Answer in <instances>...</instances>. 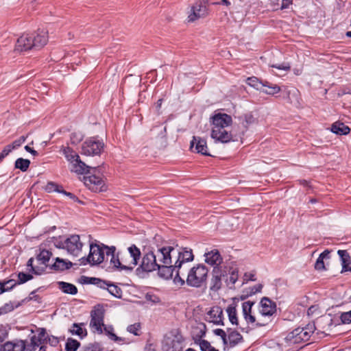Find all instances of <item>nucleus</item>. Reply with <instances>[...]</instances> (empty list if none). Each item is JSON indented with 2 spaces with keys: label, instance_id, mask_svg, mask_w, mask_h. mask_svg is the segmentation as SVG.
Here are the masks:
<instances>
[{
  "label": "nucleus",
  "instance_id": "obj_43",
  "mask_svg": "<svg viewBox=\"0 0 351 351\" xmlns=\"http://www.w3.org/2000/svg\"><path fill=\"white\" fill-rule=\"evenodd\" d=\"M199 345L202 351H219L217 349L213 347L210 342L206 340H200Z\"/></svg>",
  "mask_w": 351,
  "mask_h": 351
},
{
  "label": "nucleus",
  "instance_id": "obj_14",
  "mask_svg": "<svg viewBox=\"0 0 351 351\" xmlns=\"http://www.w3.org/2000/svg\"><path fill=\"white\" fill-rule=\"evenodd\" d=\"M84 184L92 191L97 193L106 191V186L103 179L95 174L84 177Z\"/></svg>",
  "mask_w": 351,
  "mask_h": 351
},
{
  "label": "nucleus",
  "instance_id": "obj_38",
  "mask_svg": "<svg viewBox=\"0 0 351 351\" xmlns=\"http://www.w3.org/2000/svg\"><path fill=\"white\" fill-rule=\"evenodd\" d=\"M246 82L250 86L254 87L256 90H259L262 91L263 88V82L260 81L256 77H248L246 80Z\"/></svg>",
  "mask_w": 351,
  "mask_h": 351
},
{
  "label": "nucleus",
  "instance_id": "obj_9",
  "mask_svg": "<svg viewBox=\"0 0 351 351\" xmlns=\"http://www.w3.org/2000/svg\"><path fill=\"white\" fill-rule=\"evenodd\" d=\"M105 310L102 305L95 306L90 311V327L98 334L103 333L102 327L104 326Z\"/></svg>",
  "mask_w": 351,
  "mask_h": 351
},
{
  "label": "nucleus",
  "instance_id": "obj_55",
  "mask_svg": "<svg viewBox=\"0 0 351 351\" xmlns=\"http://www.w3.org/2000/svg\"><path fill=\"white\" fill-rule=\"evenodd\" d=\"M108 284H109V282H107L106 280H101V279L97 278V280H96L95 285H96L97 287H98L99 288H101L104 289H107Z\"/></svg>",
  "mask_w": 351,
  "mask_h": 351
},
{
  "label": "nucleus",
  "instance_id": "obj_11",
  "mask_svg": "<svg viewBox=\"0 0 351 351\" xmlns=\"http://www.w3.org/2000/svg\"><path fill=\"white\" fill-rule=\"evenodd\" d=\"M62 249H66L68 253L77 256L83 247L79 235L73 234L68 237L64 243H61Z\"/></svg>",
  "mask_w": 351,
  "mask_h": 351
},
{
  "label": "nucleus",
  "instance_id": "obj_27",
  "mask_svg": "<svg viewBox=\"0 0 351 351\" xmlns=\"http://www.w3.org/2000/svg\"><path fill=\"white\" fill-rule=\"evenodd\" d=\"M331 132L337 135H346L350 133V129L343 123L337 121L331 125Z\"/></svg>",
  "mask_w": 351,
  "mask_h": 351
},
{
  "label": "nucleus",
  "instance_id": "obj_19",
  "mask_svg": "<svg viewBox=\"0 0 351 351\" xmlns=\"http://www.w3.org/2000/svg\"><path fill=\"white\" fill-rule=\"evenodd\" d=\"M260 313L263 316H271L276 312V304L267 297H263L260 302Z\"/></svg>",
  "mask_w": 351,
  "mask_h": 351
},
{
  "label": "nucleus",
  "instance_id": "obj_33",
  "mask_svg": "<svg viewBox=\"0 0 351 351\" xmlns=\"http://www.w3.org/2000/svg\"><path fill=\"white\" fill-rule=\"evenodd\" d=\"M52 253L47 250H41L37 255V260L40 262V264L44 265V267L42 268L41 271H44L45 268L47 267V263L49 262Z\"/></svg>",
  "mask_w": 351,
  "mask_h": 351
},
{
  "label": "nucleus",
  "instance_id": "obj_61",
  "mask_svg": "<svg viewBox=\"0 0 351 351\" xmlns=\"http://www.w3.org/2000/svg\"><path fill=\"white\" fill-rule=\"evenodd\" d=\"M80 265H86L88 263L93 265L92 258H90V253L87 257H82L80 260Z\"/></svg>",
  "mask_w": 351,
  "mask_h": 351
},
{
  "label": "nucleus",
  "instance_id": "obj_18",
  "mask_svg": "<svg viewBox=\"0 0 351 351\" xmlns=\"http://www.w3.org/2000/svg\"><path fill=\"white\" fill-rule=\"evenodd\" d=\"M159 264L154 255V252L151 251L144 254L140 267L143 271L151 272L156 270Z\"/></svg>",
  "mask_w": 351,
  "mask_h": 351
},
{
  "label": "nucleus",
  "instance_id": "obj_20",
  "mask_svg": "<svg viewBox=\"0 0 351 351\" xmlns=\"http://www.w3.org/2000/svg\"><path fill=\"white\" fill-rule=\"evenodd\" d=\"M226 271H222L221 267H215L212 271V278L210 280V289L212 291H217L222 285L221 278L225 276Z\"/></svg>",
  "mask_w": 351,
  "mask_h": 351
},
{
  "label": "nucleus",
  "instance_id": "obj_8",
  "mask_svg": "<svg viewBox=\"0 0 351 351\" xmlns=\"http://www.w3.org/2000/svg\"><path fill=\"white\" fill-rule=\"evenodd\" d=\"M314 329L315 326L312 325H308L306 328H297L288 333L285 339L287 342L293 344L306 341L310 339Z\"/></svg>",
  "mask_w": 351,
  "mask_h": 351
},
{
  "label": "nucleus",
  "instance_id": "obj_35",
  "mask_svg": "<svg viewBox=\"0 0 351 351\" xmlns=\"http://www.w3.org/2000/svg\"><path fill=\"white\" fill-rule=\"evenodd\" d=\"M84 326V323L76 324L74 323L72 326V329L69 330V332L73 335H76L80 337H84L87 335V331L82 326Z\"/></svg>",
  "mask_w": 351,
  "mask_h": 351
},
{
  "label": "nucleus",
  "instance_id": "obj_47",
  "mask_svg": "<svg viewBox=\"0 0 351 351\" xmlns=\"http://www.w3.org/2000/svg\"><path fill=\"white\" fill-rule=\"evenodd\" d=\"M213 333L215 335L219 336L221 338L224 346L228 345V339H227L228 335L223 329H221V328L215 329L213 330Z\"/></svg>",
  "mask_w": 351,
  "mask_h": 351
},
{
  "label": "nucleus",
  "instance_id": "obj_10",
  "mask_svg": "<svg viewBox=\"0 0 351 351\" xmlns=\"http://www.w3.org/2000/svg\"><path fill=\"white\" fill-rule=\"evenodd\" d=\"M104 143L96 137L86 139L82 145V154L86 156L99 155L104 149Z\"/></svg>",
  "mask_w": 351,
  "mask_h": 351
},
{
  "label": "nucleus",
  "instance_id": "obj_7",
  "mask_svg": "<svg viewBox=\"0 0 351 351\" xmlns=\"http://www.w3.org/2000/svg\"><path fill=\"white\" fill-rule=\"evenodd\" d=\"M140 256L141 251L135 245L128 247V253H120V263L121 265L119 271H132L137 265Z\"/></svg>",
  "mask_w": 351,
  "mask_h": 351
},
{
  "label": "nucleus",
  "instance_id": "obj_34",
  "mask_svg": "<svg viewBox=\"0 0 351 351\" xmlns=\"http://www.w3.org/2000/svg\"><path fill=\"white\" fill-rule=\"evenodd\" d=\"M263 87L267 89H262V92L265 94L274 95L280 91V88L276 84H274L268 81H263Z\"/></svg>",
  "mask_w": 351,
  "mask_h": 351
},
{
  "label": "nucleus",
  "instance_id": "obj_42",
  "mask_svg": "<svg viewBox=\"0 0 351 351\" xmlns=\"http://www.w3.org/2000/svg\"><path fill=\"white\" fill-rule=\"evenodd\" d=\"M45 189V191H47L48 193L55 191L61 193V189H62V186H59L54 182H49L47 184Z\"/></svg>",
  "mask_w": 351,
  "mask_h": 351
},
{
  "label": "nucleus",
  "instance_id": "obj_16",
  "mask_svg": "<svg viewBox=\"0 0 351 351\" xmlns=\"http://www.w3.org/2000/svg\"><path fill=\"white\" fill-rule=\"evenodd\" d=\"M174 252L175 248L173 247L165 246L158 247L156 252H154V255L160 265L171 264L172 263L171 254Z\"/></svg>",
  "mask_w": 351,
  "mask_h": 351
},
{
  "label": "nucleus",
  "instance_id": "obj_37",
  "mask_svg": "<svg viewBox=\"0 0 351 351\" xmlns=\"http://www.w3.org/2000/svg\"><path fill=\"white\" fill-rule=\"evenodd\" d=\"M30 165V160L28 159H24L23 158H19L16 160L14 162V167L16 169H19L21 171L25 172L26 171Z\"/></svg>",
  "mask_w": 351,
  "mask_h": 351
},
{
  "label": "nucleus",
  "instance_id": "obj_1",
  "mask_svg": "<svg viewBox=\"0 0 351 351\" xmlns=\"http://www.w3.org/2000/svg\"><path fill=\"white\" fill-rule=\"evenodd\" d=\"M48 42L47 32L38 30L32 34L22 35L17 39L15 50L18 51H26L31 49H40Z\"/></svg>",
  "mask_w": 351,
  "mask_h": 351
},
{
  "label": "nucleus",
  "instance_id": "obj_12",
  "mask_svg": "<svg viewBox=\"0 0 351 351\" xmlns=\"http://www.w3.org/2000/svg\"><path fill=\"white\" fill-rule=\"evenodd\" d=\"M109 246L103 243H90V258H92L93 265L101 263L104 261L106 251H108Z\"/></svg>",
  "mask_w": 351,
  "mask_h": 351
},
{
  "label": "nucleus",
  "instance_id": "obj_24",
  "mask_svg": "<svg viewBox=\"0 0 351 351\" xmlns=\"http://www.w3.org/2000/svg\"><path fill=\"white\" fill-rule=\"evenodd\" d=\"M228 345L230 347H234L243 341V336L237 330L231 328L228 329Z\"/></svg>",
  "mask_w": 351,
  "mask_h": 351
},
{
  "label": "nucleus",
  "instance_id": "obj_50",
  "mask_svg": "<svg viewBox=\"0 0 351 351\" xmlns=\"http://www.w3.org/2000/svg\"><path fill=\"white\" fill-rule=\"evenodd\" d=\"M340 318L343 324H351V311L343 313Z\"/></svg>",
  "mask_w": 351,
  "mask_h": 351
},
{
  "label": "nucleus",
  "instance_id": "obj_63",
  "mask_svg": "<svg viewBox=\"0 0 351 351\" xmlns=\"http://www.w3.org/2000/svg\"><path fill=\"white\" fill-rule=\"evenodd\" d=\"M263 289V285L261 284H258L256 285H254L251 288L250 294H254L258 292H261Z\"/></svg>",
  "mask_w": 351,
  "mask_h": 351
},
{
  "label": "nucleus",
  "instance_id": "obj_44",
  "mask_svg": "<svg viewBox=\"0 0 351 351\" xmlns=\"http://www.w3.org/2000/svg\"><path fill=\"white\" fill-rule=\"evenodd\" d=\"M141 328V326L140 323H135L134 324L129 325L127 327V331L136 336H139L141 335V333L139 332Z\"/></svg>",
  "mask_w": 351,
  "mask_h": 351
},
{
  "label": "nucleus",
  "instance_id": "obj_4",
  "mask_svg": "<svg viewBox=\"0 0 351 351\" xmlns=\"http://www.w3.org/2000/svg\"><path fill=\"white\" fill-rule=\"evenodd\" d=\"M208 269L203 264H197L191 267L184 282L191 287L199 288L207 280Z\"/></svg>",
  "mask_w": 351,
  "mask_h": 351
},
{
  "label": "nucleus",
  "instance_id": "obj_58",
  "mask_svg": "<svg viewBox=\"0 0 351 351\" xmlns=\"http://www.w3.org/2000/svg\"><path fill=\"white\" fill-rule=\"evenodd\" d=\"M12 152V150L10 149V147L6 145L4 147L2 152L0 153V162L7 156L9 155V154Z\"/></svg>",
  "mask_w": 351,
  "mask_h": 351
},
{
  "label": "nucleus",
  "instance_id": "obj_23",
  "mask_svg": "<svg viewBox=\"0 0 351 351\" xmlns=\"http://www.w3.org/2000/svg\"><path fill=\"white\" fill-rule=\"evenodd\" d=\"M156 269H158V275L165 279L172 278L173 273H176L177 271V268H176L175 264L171 265V263L163 265L159 264L158 267H157Z\"/></svg>",
  "mask_w": 351,
  "mask_h": 351
},
{
  "label": "nucleus",
  "instance_id": "obj_17",
  "mask_svg": "<svg viewBox=\"0 0 351 351\" xmlns=\"http://www.w3.org/2000/svg\"><path fill=\"white\" fill-rule=\"evenodd\" d=\"M223 311L221 306H214L207 312L205 320L215 325L224 326Z\"/></svg>",
  "mask_w": 351,
  "mask_h": 351
},
{
  "label": "nucleus",
  "instance_id": "obj_22",
  "mask_svg": "<svg viewBox=\"0 0 351 351\" xmlns=\"http://www.w3.org/2000/svg\"><path fill=\"white\" fill-rule=\"evenodd\" d=\"M195 144V151L204 156H211L208 152V147L205 139L200 137L193 136V141L191 142V147H193Z\"/></svg>",
  "mask_w": 351,
  "mask_h": 351
},
{
  "label": "nucleus",
  "instance_id": "obj_59",
  "mask_svg": "<svg viewBox=\"0 0 351 351\" xmlns=\"http://www.w3.org/2000/svg\"><path fill=\"white\" fill-rule=\"evenodd\" d=\"M272 8L274 10H280L282 0H269Z\"/></svg>",
  "mask_w": 351,
  "mask_h": 351
},
{
  "label": "nucleus",
  "instance_id": "obj_13",
  "mask_svg": "<svg viewBox=\"0 0 351 351\" xmlns=\"http://www.w3.org/2000/svg\"><path fill=\"white\" fill-rule=\"evenodd\" d=\"M208 0H197L191 7V12L189 15V22H193L200 18L205 17L208 14L206 5Z\"/></svg>",
  "mask_w": 351,
  "mask_h": 351
},
{
  "label": "nucleus",
  "instance_id": "obj_48",
  "mask_svg": "<svg viewBox=\"0 0 351 351\" xmlns=\"http://www.w3.org/2000/svg\"><path fill=\"white\" fill-rule=\"evenodd\" d=\"M1 285L3 286L5 292L11 290L16 285H18L17 281L14 279H10L7 281L1 282Z\"/></svg>",
  "mask_w": 351,
  "mask_h": 351
},
{
  "label": "nucleus",
  "instance_id": "obj_39",
  "mask_svg": "<svg viewBox=\"0 0 351 351\" xmlns=\"http://www.w3.org/2000/svg\"><path fill=\"white\" fill-rule=\"evenodd\" d=\"M104 328L103 329V332L104 331L105 333L108 335V337H110V339H111L112 340L117 342V341H122L123 340V338L121 337H119L118 336H117L114 332H113V330H114V328L112 326H103Z\"/></svg>",
  "mask_w": 351,
  "mask_h": 351
},
{
  "label": "nucleus",
  "instance_id": "obj_54",
  "mask_svg": "<svg viewBox=\"0 0 351 351\" xmlns=\"http://www.w3.org/2000/svg\"><path fill=\"white\" fill-rule=\"evenodd\" d=\"M33 262H34V258H30L28 261H27V265L28 267H31V270L36 274H41V269H40L39 268H36V267H34L33 266Z\"/></svg>",
  "mask_w": 351,
  "mask_h": 351
},
{
  "label": "nucleus",
  "instance_id": "obj_29",
  "mask_svg": "<svg viewBox=\"0 0 351 351\" xmlns=\"http://www.w3.org/2000/svg\"><path fill=\"white\" fill-rule=\"evenodd\" d=\"M181 343L179 337H176L172 339L168 338L165 340V345L167 346L166 351H179L182 348Z\"/></svg>",
  "mask_w": 351,
  "mask_h": 351
},
{
  "label": "nucleus",
  "instance_id": "obj_15",
  "mask_svg": "<svg viewBox=\"0 0 351 351\" xmlns=\"http://www.w3.org/2000/svg\"><path fill=\"white\" fill-rule=\"evenodd\" d=\"M255 302L253 301H246L242 304V314L248 325L252 327H261L265 326V324L257 322L254 315L252 314V308Z\"/></svg>",
  "mask_w": 351,
  "mask_h": 351
},
{
  "label": "nucleus",
  "instance_id": "obj_45",
  "mask_svg": "<svg viewBox=\"0 0 351 351\" xmlns=\"http://www.w3.org/2000/svg\"><path fill=\"white\" fill-rule=\"evenodd\" d=\"M33 278V276L29 274H25L24 272H19L18 274V285H21L25 283L26 282L32 280Z\"/></svg>",
  "mask_w": 351,
  "mask_h": 351
},
{
  "label": "nucleus",
  "instance_id": "obj_30",
  "mask_svg": "<svg viewBox=\"0 0 351 351\" xmlns=\"http://www.w3.org/2000/svg\"><path fill=\"white\" fill-rule=\"evenodd\" d=\"M58 288L64 293L75 295L77 293V288L73 284L60 281L58 282Z\"/></svg>",
  "mask_w": 351,
  "mask_h": 351
},
{
  "label": "nucleus",
  "instance_id": "obj_26",
  "mask_svg": "<svg viewBox=\"0 0 351 351\" xmlns=\"http://www.w3.org/2000/svg\"><path fill=\"white\" fill-rule=\"evenodd\" d=\"M337 254L339 256L341 261V273L350 271V269L351 267V266L350 265L351 264V260L348 252L346 250H338Z\"/></svg>",
  "mask_w": 351,
  "mask_h": 351
},
{
  "label": "nucleus",
  "instance_id": "obj_6",
  "mask_svg": "<svg viewBox=\"0 0 351 351\" xmlns=\"http://www.w3.org/2000/svg\"><path fill=\"white\" fill-rule=\"evenodd\" d=\"M177 260L175 263V267L177 268L176 275L174 278L175 283H180V285L185 284L184 280L182 276H184V273L182 271V266L184 263L193 261L194 255L191 249L188 247H182L177 252Z\"/></svg>",
  "mask_w": 351,
  "mask_h": 351
},
{
  "label": "nucleus",
  "instance_id": "obj_3",
  "mask_svg": "<svg viewBox=\"0 0 351 351\" xmlns=\"http://www.w3.org/2000/svg\"><path fill=\"white\" fill-rule=\"evenodd\" d=\"M210 119L213 125L211 137L223 143L231 141L232 134L226 130L232 123L231 116L226 113H217Z\"/></svg>",
  "mask_w": 351,
  "mask_h": 351
},
{
  "label": "nucleus",
  "instance_id": "obj_51",
  "mask_svg": "<svg viewBox=\"0 0 351 351\" xmlns=\"http://www.w3.org/2000/svg\"><path fill=\"white\" fill-rule=\"evenodd\" d=\"M96 280H97V278L88 277L85 276H82L81 277V282L84 284L95 285Z\"/></svg>",
  "mask_w": 351,
  "mask_h": 351
},
{
  "label": "nucleus",
  "instance_id": "obj_64",
  "mask_svg": "<svg viewBox=\"0 0 351 351\" xmlns=\"http://www.w3.org/2000/svg\"><path fill=\"white\" fill-rule=\"evenodd\" d=\"M145 351H156L155 346L148 341L145 345Z\"/></svg>",
  "mask_w": 351,
  "mask_h": 351
},
{
  "label": "nucleus",
  "instance_id": "obj_53",
  "mask_svg": "<svg viewBox=\"0 0 351 351\" xmlns=\"http://www.w3.org/2000/svg\"><path fill=\"white\" fill-rule=\"evenodd\" d=\"M315 269L316 270L322 271L325 269V265L324 263V259L318 257L315 264Z\"/></svg>",
  "mask_w": 351,
  "mask_h": 351
},
{
  "label": "nucleus",
  "instance_id": "obj_57",
  "mask_svg": "<svg viewBox=\"0 0 351 351\" xmlns=\"http://www.w3.org/2000/svg\"><path fill=\"white\" fill-rule=\"evenodd\" d=\"M61 193L66 195L67 197H69L71 199H72L73 202H81L80 200H79L78 197L75 195L73 193H70V192H67L65 190H64L63 189H61Z\"/></svg>",
  "mask_w": 351,
  "mask_h": 351
},
{
  "label": "nucleus",
  "instance_id": "obj_40",
  "mask_svg": "<svg viewBox=\"0 0 351 351\" xmlns=\"http://www.w3.org/2000/svg\"><path fill=\"white\" fill-rule=\"evenodd\" d=\"M107 290L113 296L118 298H121L122 291L117 285H114V284H111L109 282L108 287H107Z\"/></svg>",
  "mask_w": 351,
  "mask_h": 351
},
{
  "label": "nucleus",
  "instance_id": "obj_49",
  "mask_svg": "<svg viewBox=\"0 0 351 351\" xmlns=\"http://www.w3.org/2000/svg\"><path fill=\"white\" fill-rule=\"evenodd\" d=\"M101 347L99 343H93L86 346L84 348V351H100Z\"/></svg>",
  "mask_w": 351,
  "mask_h": 351
},
{
  "label": "nucleus",
  "instance_id": "obj_36",
  "mask_svg": "<svg viewBox=\"0 0 351 351\" xmlns=\"http://www.w3.org/2000/svg\"><path fill=\"white\" fill-rule=\"evenodd\" d=\"M241 123L247 129L250 125L256 122V118L251 112L244 114L239 117Z\"/></svg>",
  "mask_w": 351,
  "mask_h": 351
},
{
  "label": "nucleus",
  "instance_id": "obj_56",
  "mask_svg": "<svg viewBox=\"0 0 351 351\" xmlns=\"http://www.w3.org/2000/svg\"><path fill=\"white\" fill-rule=\"evenodd\" d=\"M36 290L32 291L30 293V294H29V296L27 298H26V300L27 301L34 300V301H36L38 303H40L41 302V298L38 295L36 294Z\"/></svg>",
  "mask_w": 351,
  "mask_h": 351
},
{
  "label": "nucleus",
  "instance_id": "obj_32",
  "mask_svg": "<svg viewBox=\"0 0 351 351\" xmlns=\"http://www.w3.org/2000/svg\"><path fill=\"white\" fill-rule=\"evenodd\" d=\"M25 341L22 340L5 343V351H25Z\"/></svg>",
  "mask_w": 351,
  "mask_h": 351
},
{
  "label": "nucleus",
  "instance_id": "obj_41",
  "mask_svg": "<svg viewBox=\"0 0 351 351\" xmlns=\"http://www.w3.org/2000/svg\"><path fill=\"white\" fill-rule=\"evenodd\" d=\"M80 345V343L77 340L69 338L65 345V350L66 351H76Z\"/></svg>",
  "mask_w": 351,
  "mask_h": 351
},
{
  "label": "nucleus",
  "instance_id": "obj_60",
  "mask_svg": "<svg viewBox=\"0 0 351 351\" xmlns=\"http://www.w3.org/2000/svg\"><path fill=\"white\" fill-rule=\"evenodd\" d=\"M2 308L3 309L4 314H6V313L13 311L14 309V306L10 302V303H6L4 306H2Z\"/></svg>",
  "mask_w": 351,
  "mask_h": 351
},
{
  "label": "nucleus",
  "instance_id": "obj_52",
  "mask_svg": "<svg viewBox=\"0 0 351 351\" xmlns=\"http://www.w3.org/2000/svg\"><path fill=\"white\" fill-rule=\"evenodd\" d=\"M271 66L273 68H276V69L286 71H289L291 69L290 64L287 62H282V64H272Z\"/></svg>",
  "mask_w": 351,
  "mask_h": 351
},
{
  "label": "nucleus",
  "instance_id": "obj_25",
  "mask_svg": "<svg viewBox=\"0 0 351 351\" xmlns=\"http://www.w3.org/2000/svg\"><path fill=\"white\" fill-rule=\"evenodd\" d=\"M116 247L114 246H110L108 248V251H106V255L107 256H110V264L113 266V268L119 270L120 265V252L115 254Z\"/></svg>",
  "mask_w": 351,
  "mask_h": 351
},
{
  "label": "nucleus",
  "instance_id": "obj_21",
  "mask_svg": "<svg viewBox=\"0 0 351 351\" xmlns=\"http://www.w3.org/2000/svg\"><path fill=\"white\" fill-rule=\"evenodd\" d=\"M205 262L214 267H221V264L223 262V258L218 251V250H213L208 252L205 253Z\"/></svg>",
  "mask_w": 351,
  "mask_h": 351
},
{
  "label": "nucleus",
  "instance_id": "obj_5",
  "mask_svg": "<svg viewBox=\"0 0 351 351\" xmlns=\"http://www.w3.org/2000/svg\"><path fill=\"white\" fill-rule=\"evenodd\" d=\"M67 161L71 165V171L77 174H86L89 173L90 166L80 160L79 155L71 147H62L60 150Z\"/></svg>",
  "mask_w": 351,
  "mask_h": 351
},
{
  "label": "nucleus",
  "instance_id": "obj_2",
  "mask_svg": "<svg viewBox=\"0 0 351 351\" xmlns=\"http://www.w3.org/2000/svg\"><path fill=\"white\" fill-rule=\"evenodd\" d=\"M48 42L47 32L38 30L32 34L22 35L17 39L15 50L18 51H26L31 49H40Z\"/></svg>",
  "mask_w": 351,
  "mask_h": 351
},
{
  "label": "nucleus",
  "instance_id": "obj_46",
  "mask_svg": "<svg viewBox=\"0 0 351 351\" xmlns=\"http://www.w3.org/2000/svg\"><path fill=\"white\" fill-rule=\"evenodd\" d=\"M26 138L27 136H21L18 139L13 141L12 143L7 145L10 147V149L12 151L19 147L26 141Z\"/></svg>",
  "mask_w": 351,
  "mask_h": 351
},
{
  "label": "nucleus",
  "instance_id": "obj_28",
  "mask_svg": "<svg viewBox=\"0 0 351 351\" xmlns=\"http://www.w3.org/2000/svg\"><path fill=\"white\" fill-rule=\"evenodd\" d=\"M73 265L71 261H66L60 258H56V262L51 266V269L55 271H64L70 269Z\"/></svg>",
  "mask_w": 351,
  "mask_h": 351
},
{
  "label": "nucleus",
  "instance_id": "obj_62",
  "mask_svg": "<svg viewBox=\"0 0 351 351\" xmlns=\"http://www.w3.org/2000/svg\"><path fill=\"white\" fill-rule=\"evenodd\" d=\"M237 279H238V273H237V271L233 270L231 272L230 276L229 278V282L232 285H234V283L237 282Z\"/></svg>",
  "mask_w": 351,
  "mask_h": 351
},
{
  "label": "nucleus",
  "instance_id": "obj_31",
  "mask_svg": "<svg viewBox=\"0 0 351 351\" xmlns=\"http://www.w3.org/2000/svg\"><path fill=\"white\" fill-rule=\"evenodd\" d=\"M237 305L235 304H231L228 306L226 312L228 313V319L232 325H239V320L237 317Z\"/></svg>",
  "mask_w": 351,
  "mask_h": 351
}]
</instances>
